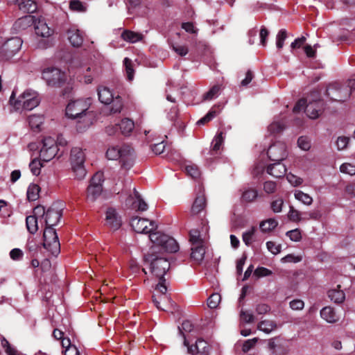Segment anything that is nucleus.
Listing matches in <instances>:
<instances>
[{
  "instance_id": "nucleus-37",
  "label": "nucleus",
  "mask_w": 355,
  "mask_h": 355,
  "mask_svg": "<svg viewBox=\"0 0 355 355\" xmlns=\"http://www.w3.org/2000/svg\"><path fill=\"white\" fill-rule=\"evenodd\" d=\"M189 241L193 245H203V241L200 237V233L199 230L193 229L189 232Z\"/></svg>"
},
{
  "instance_id": "nucleus-52",
  "label": "nucleus",
  "mask_w": 355,
  "mask_h": 355,
  "mask_svg": "<svg viewBox=\"0 0 355 355\" xmlns=\"http://www.w3.org/2000/svg\"><path fill=\"white\" fill-rule=\"evenodd\" d=\"M284 200L282 198H279L271 202L270 208L274 213H279L282 210Z\"/></svg>"
},
{
  "instance_id": "nucleus-27",
  "label": "nucleus",
  "mask_w": 355,
  "mask_h": 355,
  "mask_svg": "<svg viewBox=\"0 0 355 355\" xmlns=\"http://www.w3.org/2000/svg\"><path fill=\"white\" fill-rule=\"evenodd\" d=\"M58 152V147L42 148L40 153V159L48 162L55 157Z\"/></svg>"
},
{
  "instance_id": "nucleus-10",
  "label": "nucleus",
  "mask_w": 355,
  "mask_h": 355,
  "mask_svg": "<svg viewBox=\"0 0 355 355\" xmlns=\"http://www.w3.org/2000/svg\"><path fill=\"white\" fill-rule=\"evenodd\" d=\"M22 40L18 37L8 40L0 48V59L8 60L16 54L21 49Z\"/></svg>"
},
{
  "instance_id": "nucleus-32",
  "label": "nucleus",
  "mask_w": 355,
  "mask_h": 355,
  "mask_svg": "<svg viewBox=\"0 0 355 355\" xmlns=\"http://www.w3.org/2000/svg\"><path fill=\"white\" fill-rule=\"evenodd\" d=\"M26 225L28 231L34 234L38 230L37 218L35 216H28L26 218Z\"/></svg>"
},
{
  "instance_id": "nucleus-60",
  "label": "nucleus",
  "mask_w": 355,
  "mask_h": 355,
  "mask_svg": "<svg viewBox=\"0 0 355 355\" xmlns=\"http://www.w3.org/2000/svg\"><path fill=\"white\" fill-rule=\"evenodd\" d=\"M277 184L273 181H266L263 184V190L267 193H273L275 192Z\"/></svg>"
},
{
  "instance_id": "nucleus-17",
  "label": "nucleus",
  "mask_w": 355,
  "mask_h": 355,
  "mask_svg": "<svg viewBox=\"0 0 355 355\" xmlns=\"http://www.w3.org/2000/svg\"><path fill=\"white\" fill-rule=\"evenodd\" d=\"M286 171V166L282 162H274L273 164H269L266 168L267 173L276 178L284 177Z\"/></svg>"
},
{
  "instance_id": "nucleus-21",
  "label": "nucleus",
  "mask_w": 355,
  "mask_h": 355,
  "mask_svg": "<svg viewBox=\"0 0 355 355\" xmlns=\"http://www.w3.org/2000/svg\"><path fill=\"white\" fill-rule=\"evenodd\" d=\"M68 39L71 44L74 47H79L83 42V37L78 29H69L67 31Z\"/></svg>"
},
{
  "instance_id": "nucleus-57",
  "label": "nucleus",
  "mask_w": 355,
  "mask_h": 355,
  "mask_svg": "<svg viewBox=\"0 0 355 355\" xmlns=\"http://www.w3.org/2000/svg\"><path fill=\"white\" fill-rule=\"evenodd\" d=\"M272 272L264 267H258L254 272V275L258 277H263L271 275Z\"/></svg>"
},
{
  "instance_id": "nucleus-15",
  "label": "nucleus",
  "mask_w": 355,
  "mask_h": 355,
  "mask_svg": "<svg viewBox=\"0 0 355 355\" xmlns=\"http://www.w3.org/2000/svg\"><path fill=\"white\" fill-rule=\"evenodd\" d=\"M106 225L113 230H118L121 225V219L116 212V209L112 207L107 208L105 213Z\"/></svg>"
},
{
  "instance_id": "nucleus-1",
  "label": "nucleus",
  "mask_w": 355,
  "mask_h": 355,
  "mask_svg": "<svg viewBox=\"0 0 355 355\" xmlns=\"http://www.w3.org/2000/svg\"><path fill=\"white\" fill-rule=\"evenodd\" d=\"M148 220L144 218L135 216L132 218L130 225L137 233L149 234L150 241L162 248L164 250L168 252H175L179 249V245L176 241L160 232L155 231L157 229V225L153 220L149 222L150 228L147 225Z\"/></svg>"
},
{
  "instance_id": "nucleus-26",
  "label": "nucleus",
  "mask_w": 355,
  "mask_h": 355,
  "mask_svg": "<svg viewBox=\"0 0 355 355\" xmlns=\"http://www.w3.org/2000/svg\"><path fill=\"white\" fill-rule=\"evenodd\" d=\"M20 10L25 13H33L37 9V5L33 0H21L18 3Z\"/></svg>"
},
{
  "instance_id": "nucleus-35",
  "label": "nucleus",
  "mask_w": 355,
  "mask_h": 355,
  "mask_svg": "<svg viewBox=\"0 0 355 355\" xmlns=\"http://www.w3.org/2000/svg\"><path fill=\"white\" fill-rule=\"evenodd\" d=\"M40 187L35 184L29 185L27 190V198L29 201H35L39 198Z\"/></svg>"
},
{
  "instance_id": "nucleus-16",
  "label": "nucleus",
  "mask_w": 355,
  "mask_h": 355,
  "mask_svg": "<svg viewBox=\"0 0 355 355\" xmlns=\"http://www.w3.org/2000/svg\"><path fill=\"white\" fill-rule=\"evenodd\" d=\"M323 105V101L321 100L309 102L308 104L306 103L304 111L310 119H315L322 114Z\"/></svg>"
},
{
  "instance_id": "nucleus-33",
  "label": "nucleus",
  "mask_w": 355,
  "mask_h": 355,
  "mask_svg": "<svg viewBox=\"0 0 355 355\" xmlns=\"http://www.w3.org/2000/svg\"><path fill=\"white\" fill-rule=\"evenodd\" d=\"M278 225V222L275 218H268L260 223V229L263 232H268L273 230Z\"/></svg>"
},
{
  "instance_id": "nucleus-13",
  "label": "nucleus",
  "mask_w": 355,
  "mask_h": 355,
  "mask_svg": "<svg viewBox=\"0 0 355 355\" xmlns=\"http://www.w3.org/2000/svg\"><path fill=\"white\" fill-rule=\"evenodd\" d=\"M62 216V207L58 203H53L46 211V225H56Z\"/></svg>"
},
{
  "instance_id": "nucleus-6",
  "label": "nucleus",
  "mask_w": 355,
  "mask_h": 355,
  "mask_svg": "<svg viewBox=\"0 0 355 355\" xmlns=\"http://www.w3.org/2000/svg\"><path fill=\"white\" fill-rule=\"evenodd\" d=\"M53 227L51 225H46L43 234V246L52 255L57 257L60 252V243L57 233Z\"/></svg>"
},
{
  "instance_id": "nucleus-54",
  "label": "nucleus",
  "mask_w": 355,
  "mask_h": 355,
  "mask_svg": "<svg viewBox=\"0 0 355 355\" xmlns=\"http://www.w3.org/2000/svg\"><path fill=\"white\" fill-rule=\"evenodd\" d=\"M298 146L303 150H309L311 148V142L307 137L301 136L297 139Z\"/></svg>"
},
{
  "instance_id": "nucleus-25",
  "label": "nucleus",
  "mask_w": 355,
  "mask_h": 355,
  "mask_svg": "<svg viewBox=\"0 0 355 355\" xmlns=\"http://www.w3.org/2000/svg\"><path fill=\"white\" fill-rule=\"evenodd\" d=\"M98 95L99 101L105 105L110 104L113 100L114 96L112 92L105 87H100L98 89Z\"/></svg>"
},
{
  "instance_id": "nucleus-31",
  "label": "nucleus",
  "mask_w": 355,
  "mask_h": 355,
  "mask_svg": "<svg viewBox=\"0 0 355 355\" xmlns=\"http://www.w3.org/2000/svg\"><path fill=\"white\" fill-rule=\"evenodd\" d=\"M277 328V324L273 320H264L261 321L258 325L257 329L266 334H269Z\"/></svg>"
},
{
  "instance_id": "nucleus-18",
  "label": "nucleus",
  "mask_w": 355,
  "mask_h": 355,
  "mask_svg": "<svg viewBox=\"0 0 355 355\" xmlns=\"http://www.w3.org/2000/svg\"><path fill=\"white\" fill-rule=\"evenodd\" d=\"M223 132H218L216 135L214 137L212 143L211 147L209 150V154L211 157H216L220 155V149L223 145L225 137L223 136Z\"/></svg>"
},
{
  "instance_id": "nucleus-12",
  "label": "nucleus",
  "mask_w": 355,
  "mask_h": 355,
  "mask_svg": "<svg viewBox=\"0 0 355 355\" xmlns=\"http://www.w3.org/2000/svg\"><path fill=\"white\" fill-rule=\"evenodd\" d=\"M267 155L272 162H282L287 157L286 145L280 141L272 144L268 149Z\"/></svg>"
},
{
  "instance_id": "nucleus-56",
  "label": "nucleus",
  "mask_w": 355,
  "mask_h": 355,
  "mask_svg": "<svg viewBox=\"0 0 355 355\" xmlns=\"http://www.w3.org/2000/svg\"><path fill=\"white\" fill-rule=\"evenodd\" d=\"M286 236H288L291 241L296 242L300 241L302 239L301 231L297 228L288 231Z\"/></svg>"
},
{
  "instance_id": "nucleus-19",
  "label": "nucleus",
  "mask_w": 355,
  "mask_h": 355,
  "mask_svg": "<svg viewBox=\"0 0 355 355\" xmlns=\"http://www.w3.org/2000/svg\"><path fill=\"white\" fill-rule=\"evenodd\" d=\"M35 31L37 35L42 37H49L53 31L49 28L44 19H39L35 23Z\"/></svg>"
},
{
  "instance_id": "nucleus-34",
  "label": "nucleus",
  "mask_w": 355,
  "mask_h": 355,
  "mask_svg": "<svg viewBox=\"0 0 355 355\" xmlns=\"http://www.w3.org/2000/svg\"><path fill=\"white\" fill-rule=\"evenodd\" d=\"M257 196L258 192L255 189H248L243 192L241 200L243 202H252Z\"/></svg>"
},
{
  "instance_id": "nucleus-53",
  "label": "nucleus",
  "mask_w": 355,
  "mask_h": 355,
  "mask_svg": "<svg viewBox=\"0 0 355 355\" xmlns=\"http://www.w3.org/2000/svg\"><path fill=\"white\" fill-rule=\"evenodd\" d=\"M103 182V174L101 172L96 173L89 182V185L99 186L103 187L102 183Z\"/></svg>"
},
{
  "instance_id": "nucleus-49",
  "label": "nucleus",
  "mask_w": 355,
  "mask_h": 355,
  "mask_svg": "<svg viewBox=\"0 0 355 355\" xmlns=\"http://www.w3.org/2000/svg\"><path fill=\"white\" fill-rule=\"evenodd\" d=\"M256 227H252L250 230L243 234V241L248 246L250 245L252 241V237L255 233Z\"/></svg>"
},
{
  "instance_id": "nucleus-48",
  "label": "nucleus",
  "mask_w": 355,
  "mask_h": 355,
  "mask_svg": "<svg viewBox=\"0 0 355 355\" xmlns=\"http://www.w3.org/2000/svg\"><path fill=\"white\" fill-rule=\"evenodd\" d=\"M287 37V31L285 29H281L277 35L276 45L279 49L284 46V41Z\"/></svg>"
},
{
  "instance_id": "nucleus-14",
  "label": "nucleus",
  "mask_w": 355,
  "mask_h": 355,
  "mask_svg": "<svg viewBox=\"0 0 355 355\" xmlns=\"http://www.w3.org/2000/svg\"><path fill=\"white\" fill-rule=\"evenodd\" d=\"M268 347L275 355H286L288 352L286 341L280 337L270 339Z\"/></svg>"
},
{
  "instance_id": "nucleus-46",
  "label": "nucleus",
  "mask_w": 355,
  "mask_h": 355,
  "mask_svg": "<svg viewBox=\"0 0 355 355\" xmlns=\"http://www.w3.org/2000/svg\"><path fill=\"white\" fill-rule=\"evenodd\" d=\"M123 64L125 67V71L128 80H132L134 78V69L132 67V60L128 58H125L123 60Z\"/></svg>"
},
{
  "instance_id": "nucleus-41",
  "label": "nucleus",
  "mask_w": 355,
  "mask_h": 355,
  "mask_svg": "<svg viewBox=\"0 0 355 355\" xmlns=\"http://www.w3.org/2000/svg\"><path fill=\"white\" fill-rule=\"evenodd\" d=\"M28 120L31 129L40 130V126L42 124V118L41 116L32 115L28 117Z\"/></svg>"
},
{
  "instance_id": "nucleus-50",
  "label": "nucleus",
  "mask_w": 355,
  "mask_h": 355,
  "mask_svg": "<svg viewBox=\"0 0 355 355\" xmlns=\"http://www.w3.org/2000/svg\"><path fill=\"white\" fill-rule=\"evenodd\" d=\"M69 8L71 10L77 12H85L86 10V7L79 0H71Z\"/></svg>"
},
{
  "instance_id": "nucleus-7",
  "label": "nucleus",
  "mask_w": 355,
  "mask_h": 355,
  "mask_svg": "<svg viewBox=\"0 0 355 355\" xmlns=\"http://www.w3.org/2000/svg\"><path fill=\"white\" fill-rule=\"evenodd\" d=\"M90 103L86 100L78 99L70 101L66 107V116L70 119L86 117Z\"/></svg>"
},
{
  "instance_id": "nucleus-43",
  "label": "nucleus",
  "mask_w": 355,
  "mask_h": 355,
  "mask_svg": "<svg viewBox=\"0 0 355 355\" xmlns=\"http://www.w3.org/2000/svg\"><path fill=\"white\" fill-rule=\"evenodd\" d=\"M301 213L295 209L293 206L291 205L289 207V211L288 213V218L289 220L294 222V223H298L302 220L301 218Z\"/></svg>"
},
{
  "instance_id": "nucleus-24",
  "label": "nucleus",
  "mask_w": 355,
  "mask_h": 355,
  "mask_svg": "<svg viewBox=\"0 0 355 355\" xmlns=\"http://www.w3.org/2000/svg\"><path fill=\"white\" fill-rule=\"evenodd\" d=\"M328 297L336 304L343 302L345 299V293L340 290V286L338 285L337 288L330 289L327 292Z\"/></svg>"
},
{
  "instance_id": "nucleus-36",
  "label": "nucleus",
  "mask_w": 355,
  "mask_h": 355,
  "mask_svg": "<svg viewBox=\"0 0 355 355\" xmlns=\"http://www.w3.org/2000/svg\"><path fill=\"white\" fill-rule=\"evenodd\" d=\"M220 91V85H214L208 92L205 93L202 96L203 101H211L215 98H216Z\"/></svg>"
},
{
  "instance_id": "nucleus-5",
  "label": "nucleus",
  "mask_w": 355,
  "mask_h": 355,
  "mask_svg": "<svg viewBox=\"0 0 355 355\" xmlns=\"http://www.w3.org/2000/svg\"><path fill=\"white\" fill-rule=\"evenodd\" d=\"M70 159L76 178L78 180L84 178L87 172L84 166L85 155L83 150L78 147L73 148L71 150Z\"/></svg>"
},
{
  "instance_id": "nucleus-11",
  "label": "nucleus",
  "mask_w": 355,
  "mask_h": 355,
  "mask_svg": "<svg viewBox=\"0 0 355 355\" xmlns=\"http://www.w3.org/2000/svg\"><path fill=\"white\" fill-rule=\"evenodd\" d=\"M184 345L187 347L188 353L191 355H209V345L207 341L202 338L196 340L195 344L189 345V341L184 336Z\"/></svg>"
},
{
  "instance_id": "nucleus-28",
  "label": "nucleus",
  "mask_w": 355,
  "mask_h": 355,
  "mask_svg": "<svg viewBox=\"0 0 355 355\" xmlns=\"http://www.w3.org/2000/svg\"><path fill=\"white\" fill-rule=\"evenodd\" d=\"M121 38L128 42L135 43L142 40V35L130 30H125L122 32Z\"/></svg>"
},
{
  "instance_id": "nucleus-38",
  "label": "nucleus",
  "mask_w": 355,
  "mask_h": 355,
  "mask_svg": "<svg viewBox=\"0 0 355 355\" xmlns=\"http://www.w3.org/2000/svg\"><path fill=\"white\" fill-rule=\"evenodd\" d=\"M218 114V112L216 110V106H214L210 109V110L207 112V114L198 121L197 124L205 125L212 120Z\"/></svg>"
},
{
  "instance_id": "nucleus-62",
  "label": "nucleus",
  "mask_w": 355,
  "mask_h": 355,
  "mask_svg": "<svg viewBox=\"0 0 355 355\" xmlns=\"http://www.w3.org/2000/svg\"><path fill=\"white\" fill-rule=\"evenodd\" d=\"M165 147L166 145L162 141L159 143L152 145L151 150L155 155H160L164 151Z\"/></svg>"
},
{
  "instance_id": "nucleus-9",
  "label": "nucleus",
  "mask_w": 355,
  "mask_h": 355,
  "mask_svg": "<svg viewBox=\"0 0 355 355\" xmlns=\"http://www.w3.org/2000/svg\"><path fill=\"white\" fill-rule=\"evenodd\" d=\"M42 77L49 86L55 87H62L66 81L65 73L55 67L44 69L42 71Z\"/></svg>"
},
{
  "instance_id": "nucleus-4",
  "label": "nucleus",
  "mask_w": 355,
  "mask_h": 355,
  "mask_svg": "<svg viewBox=\"0 0 355 355\" xmlns=\"http://www.w3.org/2000/svg\"><path fill=\"white\" fill-rule=\"evenodd\" d=\"M144 261L150 264L151 272L157 278L164 277L170 268L168 259L159 257L153 250L152 252L144 255Z\"/></svg>"
},
{
  "instance_id": "nucleus-44",
  "label": "nucleus",
  "mask_w": 355,
  "mask_h": 355,
  "mask_svg": "<svg viewBox=\"0 0 355 355\" xmlns=\"http://www.w3.org/2000/svg\"><path fill=\"white\" fill-rule=\"evenodd\" d=\"M285 128L284 124L281 121H274L269 127L268 130L271 134H279Z\"/></svg>"
},
{
  "instance_id": "nucleus-39",
  "label": "nucleus",
  "mask_w": 355,
  "mask_h": 355,
  "mask_svg": "<svg viewBox=\"0 0 355 355\" xmlns=\"http://www.w3.org/2000/svg\"><path fill=\"white\" fill-rule=\"evenodd\" d=\"M218 114V112L216 110V106H214L210 109V110L207 112V114L198 121L197 124L205 125L212 120Z\"/></svg>"
},
{
  "instance_id": "nucleus-8",
  "label": "nucleus",
  "mask_w": 355,
  "mask_h": 355,
  "mask_svg": "<svg viewBox=\"0 0 355 355\" xmlns=\"http://www.w3.org/2000/svg\"><path fill=\"white\" fill-rule=\"evenodd\" d=\"M326 95L332 101L344 102L350 96V89L343 83H331L327 87Z\"/></svg>"
},
{
  "instance_id": "nucleus-2",
  "label": "nucleus",
  "mask_w": 355,
  "mask_h": 355,
  "mask_svg": "<svg viewBox=\"0 0 355 355\" xmlns=\"http://www.w3.org/2000/svg\"><path fill=\"white\" fill-rule=\"evenodd\" d=\"M106 157L112 160L119 159L121 167L129 170L134 164L135 155L132 148L124 145L121 147L109 148L106 152Z\"/></svg>"
},
{
  "instance_id": "nucleus-40",
  "label": "nucleus",
  "mask_w": 355,
  "mask_h": 355,
  "mask_svg": "<svg viewBox=\"0 0 355 355\" xmlns=\"http://www.w3.org/2000/svg\"><path fill=\"white\" fill-rule=\"evenodd\" d=\"M112 105L110 108V112L112 114H116L121 112L122 108H123V101L121 96L119 95L116 96L115 98H113V100L112 101Z\"/></svg>"
},
{
  "instance_id": "nucleus-47",
  "label": "nucleus",
  "mask_w": 355,
  "mask_h": 355,
  "mask_svg": "<svg viewBox=\"0 0 355 355\" xmlns=\"http://www.w3.org/2000/svg\"><path fill=\"white\" fill-rule=\"evenodd\" d=\"M185 171L187 174L193 179L198 178L200 175L198 167L195 164L187 165Z\"/></svg>"
},
{
  "instance_id": "nucleus-45",
  "label": "nucleus",
  "mask_w": 355,
  "mask_h": 355,
  "mask_svg": "<svg viewBox=\"0 0 355 355\" xmlns=\"http://www.w3.org/2000/svg\"><path fill=\"white\" fill-rule=\"evenodd\" d=\"M221 297L218 293H213L207 299V306L210 309H216L218 306Z\"/></svg>"
},
{
  "instance_id": "nucleus-20",
  "label": "nucleus",
  "mask_w": 355,
  "mask_h": 355,
  "mask_svg": "<svg viewBox=\"0 0 355 355\" xmlns=\"http://www.w3.org/2000/svg\"><path fill=\"white\" fill-rule=\"evenodd\" d=\"M206 205H207V200H206L205 196L202 193H198L196 196V197L194 200V202L192 205L191 209V214L193 215L198 214L202 210L205 209Z\"/></svg>"
},
{
  "instance_id": "nucleus-59",
  "label": "nucleus",
  "mask_w": 355,
  "mask_h": 355,
  "mask_svg": "<svg viewBox=\"0 0 355 355\" xmlns=\"http://www.w3.org/2000/svg\"><path fill=\"white\" fill-rule=\"evenodd\" d=\"M10 257L14 261H19L24 257V252L19 248H14L10 252Z\"/></svg>"
},
{
  "instance_id": "nucleus-64",
  "label": "nucleus",
  "mask_w": 355,
  "mask_h": 355,
  "mask_svg": "<svg viewBox=\"0 0 355 355\" xmlns=\"http://www.w3.org/2000/svg\"><path fill=\"white\" fill-rule=\"evenodd\" d=\"M306 100L305 98L300 99L295 105L293 112L294 113H299L302 109L305 108L306 106Z\"/></svg>"
},
{
  "instance_id": "nucleus-3",
  "label": "nucleus",
  "mask_w": 355,
  "mask_h": 355,
  "mask_svg": "<svg viewBox=\"0 0 355 355\" xmlns=\"http://www.w3.org/2000/svg\"><path fill=\"white\" fill-rule=\"evenodd\" d=\"M9 102L17 110L23 108L26 110H31L39 105L40 99L36 92L32 90H26L15 100V92L13 91Z\"/></svg>"
},
{
  "instance_id": "nucleus-63",
  "label": "nucleus",
  "mask_w": 355,
  "mask_h": 355,
  "mask_svg": "<svg viewBox=\"0 0 355 355\" xmlns=\"http://www.w3.org/2000/svg\"><path fill=\"white\" fill-rule=\"evenodd\" d=\"M302 261L301 256H295L293 254H289L282 259V261L284 263H298Z\"/></svg>"
},
{
  "instance_id": "nucleus-22",
  "label": "nucleus",
  "mask_w": 355,
  "mask_h": 355,
  "mask_svg": "<svg viewBox=\"0 0 355 355\" xmlns=\"http://www.w3.org/2000/svg\"><path fill=\"white\" fill-rule=\"evenodd\" d=\"M320 316L329 323H335L339 320V317L331 306H325L320 311Z\"/></svg>"
},
{
  "instance_id": "nucleus-51",
  "label": "nucleus",
  "mask_w": 355,
  "mask_h": 355,
  "mask_svg": "<svg viewBox=\"0 0 355 355\" xmlns=\"http://www.w3.org/2000/svg\"><path fill=\"white\" fill-rule=\"evenodd\" d=\"M42 166V164H41L40 161L37 159H33L29 164L31 171L35 175H40Z\"/></svg>"
},
{
  "instance_id": "nucleus-61",
  "label": "nucleus",
  "mask_w": 355,
  "mask_h": 355,
  "mask_svg": "<svg viewBox=\"0 0 355 355\" xmlns=\"http://www.w3.org/2000/svg\"><path fill=\"white\" fill-rule=\"evenodd\" d=\"M349 141V138L347 137H339L336 141L337 148L339 150L345 149Z\"/></svg>"
},
{
  "instance_id": "nucleus-55",
  "label": "nucleus",
  "mask_w": 355,
  "mask_h": 355,
  "mask_svg": "<svg viewBox=\"0 0 355 355\" xmlns=\"http://www.w3.org/2000/svg\"><path fill=\"white\" fill-rule=\"evenodd\" d=\"M340 172L350 175H355V166L349 163H344L340 167Z\"/></svg>"
},
{
  "instance_id": "nucleus-30",
  "label": "nucleus",
  "mask_w": 355,
  "mask_h": 355,
  "mask_svg": "<svg viewBox=\"0 0 355 355\" xmlns=\"http://www.w3.org/2000/svg\"><path fill=\"white\" fill-rule=\"evenodd\" d=\"M103 191V187L99 186L89 185L87 189V198L88 200L94 202L100 196Z\"/></svg>"
},
{
  "instance_id": "nucleus-58",
  "label": "nucleus",
  "mask_w": 355,
  "mask_h": 355,
  "mask_svg": "<svg viewBox=\"0 0 355 355\" xmlns=\"http://www.w3.org/2000/svg\"><path fill=\"white\" fill-rule=\"evenodd\" d=\"M257 341V338H254L252 339L245 340L243 345L242 350L244 352H248L249 350H250L252 348L254 347Z\"/></svg>"
},
{
  "instance_id": "nucleus-42",
  "label": "nucleus",
  "mask_w": 355,
  "mask_h": 355,
  "mask_svg": "<svg viewBox=\"0 0 355 355\" xmlns=\"http://www.w3.org/2000/svg\"><path fill=\"white\" fill-rule=\"evenodd\" d=\"M295 198L306 205H310L313 202V198L302 191H297L295 193Z\"/></svg>"
},
{
  "instance_id": "nucleus-23",
  "label": "nucleus",
  "mask_w": 355,
  "mask_h": 355,
  "mask_svg": "<svg viewBox=\"0 0 355 355\" xmlns=\"http://www.w3.org/2000/svg\"><path fill=\"white\" fill-rule=\"evenodd\" d=\"M191 259L196 263L200 264L204 259L205 250L203 245L191 246Z\"/></svg>"
},
{
  "instance_id": "nucleus-29",
  "label": "nucleus",
  "mask_w": 355,
  "mask_h": 355,
  "mask_svg": "<svg viewBox=\"0 0 355 355\" xmlns=\"http://www.w3.org/2000/svg\"><path fill=\"white\" fill-rule=\"evenodd\" d=\"M116 125H118V129H120L121 133L124 135H129L135 127L133 121L127 118L122 119L121 123Z\"/></svg>"
}]
</instances>
